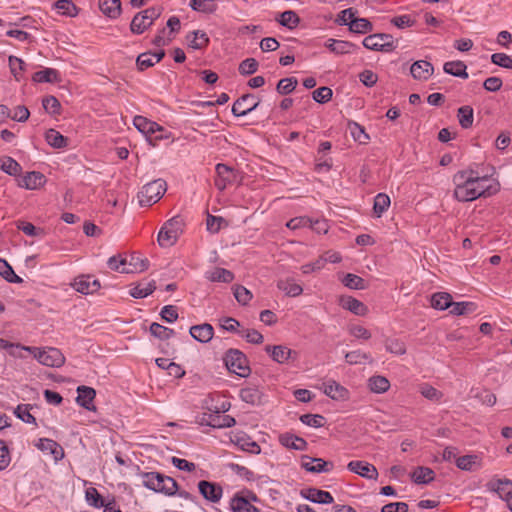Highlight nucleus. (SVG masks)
I'll use <instances>...</instances> for the list:
<instances>
[{"label":"nucleus","mask_w":512,"mask_h":512,"mask_svg":"<svg viewBox=\"0 0 512 512\" xmlns=\"http://www.w3.org/2000/svg\"><path fill=\"white\" fill-rule=\"evenodd\" d=\"M454 198L459 202H470L480 197H490L500 190V184L491 177L479 176L472 169L458 171L453 176Z\"/></svg>","instance_id":"nucleus-1"},{"label":"nucleus","mask_w":512,"mask_h":512,"mask_svg":"<svg viewBox=\"0 0 512 512\" xmlns=\"http://www.w3.org/2000/svg\"><path fill=\"white\" fill-rule=\"evenodd\" d=\"M265 351L272 357L277 363H286L289 359L296 360L298 353L284 345H267Z\"/></svg>","instance_id":"nucleus-15"},{"label":"nucleus","mask_w":512,"mask_h":512,"mask_svg":"<svg viewBox=\"0 0 512 512\" xmlns=\"http://www.w3.org/2000/svg\"><path fill=\"white\" fill-rule=\"evenodd\" d=\"M85 498L87 503L94 508H102L104 506L103 497L94 487H90L85 491Z\"/></svg>","instance_id":"nucleus-57"},{"label":"nucleus","mask_w":512,"mask_h":512,"mask_svg":"<svg viewBox=\"0 0 512 512\" xmlns=\"http://www.w3.org/2000/svg\"><path fill=\"white\" fill-rule=\"evenodd\" d=\"M231 442L242 451L256 455L261 453L260 445L246 433L236 434L234 438L231 439Z\"/></svg>","instance_id":"nucleus-18"},{"label":"nucleus","mask_w":512,"mask_h":512,"mask_svg":"<svg viewBox=\"0 0 512 512\" xmlns=\"http://www.w3.org/2000/svg\"><path fill=\"white\" fill-rule=\"evenodd\" d=\"M200 494L208 501L217 503L222 498L223 489L220 485L202 480L198 483Z\"/></svg>","instance_id":"nucleus-16"},{"label":"nucleus","mask_w":512,"mask_h":512,"mask_svg":"<svg viewBox=\"0 0 512 512\" xmlns=\"http://www.w3.org/2000/svg\"><path fill=\"white\" fill-rule=\"evenodd\" d=\"M205 278L211 282L231 283L235 276L230 270L215 267L205 273Z\"/></svg>","instance_id":"nucleus-31"},{"label":"nucleus","mask_w":512,"mask_h":512,"mask_svg":"<svg viewBox=\"0 0 512 512\" xmlns=\"http://www.w3.org/2000/svg\"><path fill=\"white\" fill-rule=\"evenodd\" d=\"M46 177L41 172L32 171L26 173L20 180L18 185L28 190H35L44 185Z\"/></svg>","instance_id":"nucleus-23"},{"label":"nucleus","mask_w":512,"mask_h":512,"mask_svg":"<svg viewBox=\"0 0 512 512\" xmlns=\"http://www.w3.org/2000/svg\"><path fill=\"white\" fill-rule=\"evenodd\" d=\"M184 220L177 215L164 223L158 233V244L161 247L173 246L183 232Z\"/></svg>","instance_id":"nucleus-3"},{"label":"nucleus","mask_w":512,"mask_h":512,"mask_svg":"<svg viewBox=\"0 0 512 512\" xmlns=\"http://www.w3.org/2000/svg\"><path fill=\"white\" fill-rule=\"evenodd\" d=\"M300 22V18L298 17V15L292 11V10H287V11H284L283 13H281L280 15V19H279V23L282 25V26H285L289 29H293L295 27H297V25L299 24Z\"/></svg>","instance_id":"nucleus-59"},{"label":"nucleus","mask_w":512,"mask_h":512,"mask_svg":"<svg viewBox=\"0 0 512 512\" xmlns=\"http://www.w3.org/2000/svg\"><path fill=\"white\" fill-rule=\"evenodd\" d=\"M411 479L416 484H429L435 479V472L425 466H418L411 474Z\"/></svg>","instance_id":"nucleus-35"},{"label":"nucleus","mask_w":512,"mask_h":512,"mask_svg":"<svg viewBox=\"0 0 512 512\" xmlns=\"http://www.w3.org/2000/svg\"><path fill=\"white\" fill-rule=\"evenodd\" d=\"M42 105L44 110L51 115L60 114L61 104L59 100L54 96H46L42 99Z\"/></svg>","instance_id":"nucleus-60"},{"label":"nucleus","mask_w":512,"mask_h":512,"mask_svg":"<svg viewBox=\"0 0 512 512\" xmlns=\"http://www.w3.org/2000/svg\"><path fill=\"white\" fill-rule=\"evenodd\" d=\"M390 198L385 193H379L375 196L373 211L377 217H381V215L388 209L390 206Z\"/></svg>","instance_id":"nucleus-50"},{"label":"nucleus","mask_w":512,"mask_h":512,"mask_svg":"<svg viewBox=\"0 0 512 512\" xmlns=\"http://www.w3.org/2000/svg\"><path fill=\"white\" fill-rule=\"evenodd\" d=\"M341 306L358 316H364L368 312V308L363 302L351 296L342 298Z\"/></svg>","instance_id":"nucleus-33"},{"label":"nucleus","mask_w":512,"mask_h":512,"mask_svg":"<svg viewBox=\"0 0 512 512\" xmlns=\"http://www.w3.org/2000/svg\"><path fill=\"white\" fill-rule=\"evenodd\" d=\"M301 466L308 472L322 473L330 472L333 468V463L324 461L321 458H311L309 456H303Z\"/></svg>","instance_id":"nucleus-17"},{"label":"nucleus","mask_w":512,"mask_h":512,"mask_svg":"<svg viewBox=\"0 0 512 512\" xmlns=\"http://www.w3.org/2000/svg\"><path fill=\"white\" fill-rule=\"evenodd\" d=\"M156 289L154 280L148 282H140L130 289V295L136 299H142L151 295Z\"/></svg>","instance_id":"nucleus-37"},{"label":"nucleus","mask_w":512,"mask_h":512,"mask_svg":"<svg viewBox=\"0 0 512 512\" xmlns=\"http://www.w3.org/2000/svg\"><path fill=\"white\" fill-rule=\"evenodd\" d=\"M324 46L336 55L349 54L353 49L357 48V46L352 42L332 38L328 39L324 43Z\"/></svg>","instance_id":"nucleus-26"},{"label":"nucleus","mask_w":512,"mask_h":512,"mask_svg":"<svg viewBox=\"0 0 512 512\" xmlns=\"http://www.w3.org/2000/svg\"><path fill=\"white\" fill-rule=\"evenodd\" d=\"M32 81L35 83H58L61 81V75L54 68H44L32 75Z\"/></svg>","instance_id":"nucleus-27"},{"label":"nucleus","mask_w":512,"mask_h":512,"mask_svg":"<svg viewBox=\"0 0 512 512\" xmlns=\"http://www.w3.org/2000/svg\"><path fill=\"white\" fill-rule=\"evenodd\" d=\"M233 290L235 299L241 305H247L252 299V293L242 285H235Z\"/></svg>","instance_id":"nucleus-63"},{"label":"nucleus","mask_w":512,"mask_h":512,"mask_svg":"<svg viewBox=\"0 0 512 512\" xmlns=\"http://www.w3.org/2000/svg\"><path fill=\"white\" fill-rule=\"evenodd\" d=\"M479 464L477 455H465L456 459V466L463 471H472Z\"/></svg>","instance_id":"nucleus-53"},{"label":"nucleus","mask_w":512,"mask_h":512,"mask_svg":"<svg viewBox=\"0 0 512 512\" xmlns=\"http://www.w3.org/2000/svg\"><path fill=\"white\" fill-rule=\"evenodd\" d=\"M452 305V296L446 292L434 293L431 297V306L438 310H445Z\"/></svg>","instance_id":"nucleus-41"},{"label":"nucleus","mask_w":512,"mask_h":512,"mask_svg":"<svg viewBox=\"0 0 512 512\" xmlns=\"http://www.w3.org/2000/svg\"><path fill=\"white\" fill-rule=\"evenodd\" d=\"M54 6L62 15L70 17L77 15V7L72 2V0H57Z\"/></svg>","instance_id":"nucleus-54"},{"label":"nucleus","mask_w":512,"mask_h":512,"mask_svg":"<svg viewBox=\"0 0 512 512\" xmlns=\"http://www.w3.org/2000/svg\"><path fill=\"white\" fill-rule=\"evenodd\" d=\"M167 190L166 181L155 179L145 184L138 193L140 206H151L158 202Z\"/></svg>","instance_id":"nucleus-4"},{"label":"nucleus","mask_w":512,"mask_h":512,"mask_svg":"<svg viewBox=\"0 0 512 512\" xmlns=\"http://www.w3.org/2000/svg\"><path fill=\"white\" fill-rule=\"evenodd\" d=\"M189 6L197 12L211 14L217 10L216 0H191Z\"/></svg>","instance_id":"nucleus-43"},{"label":"nucleus","mask_w":512,"mask_h":512,"mask_svg":"<svg viewBox=\"0 0 512 512\" xmlns=\"http://www.w3.org/2000/svg\"><path fill=\"white\" fill-rule=\"evenodd\" d=\"M224 362L230 372L240 377H248L251 373L246 355L238 349H229L225 353Z\"/></svg>","instance_id":"nucleus-5"},{"label":"nucleus","mask_w":512,"mask_h":512,"mask_svg":"<svg viewBox=\"0 0 512 512\" xmlns=\"http://www.w3.org/2000/svg\"><path fill=\"white\" fill-rule=\"evenodd\" d=\"M258 501V497L252 491H241L233 495L229 506L232 512H260L252 502Z\"/></svg>","instance_id":"nucleus-8"},{"label":"nucleus","mask_w":512,"mask_h":512,"mask_svg":"<svg viewBox=\"0 0 512 512\" xmlns=\"http://www.w3.org/2000/svg\"><path fill=\"white\" fill-rule=\"evenodd\" d=\"M260 103L253 94H244L238 98L232 106V114L236 117L246 116L255 110Z\"/></svg>","instance_id":"nucleus-10"},{"label":"nucleus","mask_w":512,"mask_h":512,"mask_svg":"<svg viewBox=\"0 0 512 512\" xmlns=\"http://www.w3.org/2000/svg\"><path fill=\"white\" fill-rule=\"evenodd\" d=\"M215 170L217 176L214 180V184L218 190L222 191L228 185L235 182L237 174L232 167L223 163H218Z\"/></svg>","instance_id":"nucleus-11"},{"label":"nucleus","mask_w":512,"mask_h":512,"mask_svg":"<svg viewBox=\"0 0 512 512\" xmlns=\"http://www.w3.org/2000/svg\"><path fill=\"white\" fill-rule=\"evenodd\" d=\"M384 345L387 352L395 355H404L407 350L405 343L398 338H386Z\"/></svg>","instance_id":"nucleus-48"},{"label":"nucleus","mask_w":512,"mask_h":512,"mask_svg":"<svg viewBox=\"0 0 512 512\" xmlns=\"http://www.w3.org/2000/svg\"><path fill=\"white\" fill-rule=\"evenodd\" d=\"M39 363L48 367H61L65 363V357L57 348L39 350L35 355Z\"/></svg>","instance_id":"nucleus-9"},{"label":"nucleus","mask_w":512,"mask_h":512,"mask_svg":"<svg viewBox=\"0 0 512 512\" xmlns=\"http://www.w3.org/2000/svg\"><path fill=\"white\" fill-rule=\"evenodd\" d=\"M434 72L433 65L426 60L415 61L410 68L412 77L416 80H428Z\"/></svg>","instance_id":"nucleus-22"},{"label":"nucleus","mask_w":512,"mask_h":512,"mask_svg":"<svg viewBox=\"0 0 512 512\" xmlns=\"http://www.w3.org/2000/svg\"><path fill=\"white\" fill-rule=\"evenodd\" d=\"M150 333L161 340H168L172 336H174L175 332L173 329L165 327L159 323L153 322L150 325Z\"/></svg>","instance_id":"nucleus-52"},{"label":"nucleus","mask_w":512,"mask_h":512,"mask_svg":"<svg viewBox=\"0 0 512 512\" xmlns=\"http://www.w3.org/2000/svg\"><path fill=\"white\" fill-rule=\"evenodd\" d=\"M362 44L366 49L380 52H391L397 47L393 36L387 33L369 35L363 39Z\"/></svg>","instance_id":"nucleus-7"},{"label":"nucleus","mask_w":512,"mask_h":512,"mask_svg":"<svg viewBox=\"0 0 512 512\" xmlns=\"http://www.w3.org/2000/svg\"><path fill=\"white\" fill-rule=\"evenodd\" d=\"M300 494L303 498L318 504H331L334 501L330 492L317 488L303 489Z\"/></svg>","instance_id":"nucleus-20"},{"label":"nucleus","mask_w":512,"mask_h":512,"mask_svg":"<svg viewBox=\"0 0 512 512\" xmlns=\"http://www.w3.org/2000/svg\"><path fill=\"white\" fill-rule=\"evenodd\" d=\"M457 117L459 124L463 129H468L472 127L474 121L473 108L469 105L461 106L458 109Z\"/></svg>","instance_id":"nucleus-40"},{"label":"nucleus","mask_w":512,"mask_h":512,"mask_svg":"<svg viewBox=\"0 0 512 512\" xmlns=\"http://www.w3.org/2000/svg\"><path fill=\"white\" fill-rule=\"evenodd\" d=\"M323 393L336 401H347L350 398L349 390L335 380L329 379L322 384Z\"/></svg>","instance_id":"nucleus-12"},{"label":"nucleus","mask_w":512,"mask_h":512,"mask_svg":"<svg viewBox=\"0 0 512 512\" xmlns=\"http://www.w3.org/2000/svg\"><path fill=\"white\" fill-rule=\"evenodd\" d=\"M47 143L54 148H64L67 146L68 139L55 129H49L45 134Z\"/></svg>","instance_id":"nucleus-45"},{"label":"nucleus","mask_w":512,"mask_h":512,"mask_svg":"<svg viewBox=\"0 0 512 512\" xmlns=\"http://www.w3.org/2000/svg\"><path fill=\"white\" fill-rule=\"evenodd\" d=\"M349 129L351 136L355 141L360 144H367L370 140V136L366 133L363 126L356 122H352L349 124Z\"/></svg>","instance_id":"nucleus-51"},{"label":"nucleus","mask_w":512,"mask_h":512,"mask_svg":"<svg viewBox=\"0 0 512 512\" xmlns=\"http://www.w3.org/2000/svg\"><path fill=\"white\" fill-rule=\"evenodd\" d=\"M188 46L195 50H201L208 46L210 39L206 32L195 30L186 36Z\"/></svg>","instance_id":"nucleus-30"},{"label":"nucleus","mask_w":512,"mask_h":512,"mask_svg":"<svg viewBox=\"0 0 512 512\" xmlns=\"http://www.w3.org/2000/svg\"><path fill=\"white\" fill-rule=\"evenodd\" d=\"M209 420H207V426L212 428H230L236 424V420L234 417L230 415H220V411H215L214 413H209Z\"/></svg>","instance_id":"nucleus-28"},{"label":"nucleus","mask_w":512,"mask_h":512,"mask_svg":"<svg viewBox=\"0 0 512 512\" xmlns=\"http://www.w3.org/2000/svg\"><path fill=\"white\" fill-rule=\"evenodd\" d=\"M36 447L43 452H48L51 454L55 461H59L64 457L63 448L60 444L52 439L41 438L36 444Z\"/></svg>","instance_id":"nucleus-24"},{"label":"nucleus","mask_w":512,"mask_h":512,"mask_svg":"<svg viewBox=\"0 0 512 512\" xmlns=\"http://www.w3.org/2000/svg\"><path fill=\"white\" fill-rule=\"evenodd\" d=\"M8 62L11 73L14 75L15 79L19 81L22 77V71L24 70L25 62L16 56H9Z\"/></svg>","instance_id":"nucleus-62"},{"label":"nucleus","mask_w":512,"mask_h":512,"mask_svg":"<svg viewBox=\"0 0 512 512\" xmlns=\"http://www.w3.org/2000/svg\"><path fill=\"white\" fill-rule=\"evenodd\" d=\"M347 468L349 471L369 480H377L379 475L377 468L366 461H350Z\"/></svg>","instance_id":"nucleus-14"},{"label":"nucleus","mask_w":512,"mask_h":512,"mask_svg":"<svg viewBox=\"0 0 512 512\" xmlns=\"http://www.w3.org/2000/svg\"><path fill=\"white\" fill-rule=\"evenodd\" d=\"M349 30L357 34H366L373 30V25L366 18H355L352 20Z\"/></svg>","instance_id":"nucleus-49"},{"label":"nucleus","mask_w":512,"mask_h":512,"mask_svg":"<svg viewBox=\"0 0 512 512\" xmlns=\"http://www.w3.org/2000/svg\"><path fill=\"white\" fill-rule=\"evenodd\" d=\"M475 310L476 304L473 302H452L450 313L453 315L460 316L473 313Z\"/></svg>","instance_id":"nucleus-55"},{"label":"nucleus","mask_w":512,"mask_h":512,"mask_svg":"<svg viewBox=\"0 0 512 512\" xmlns=\"http://www.w3.org/2000/svg\"><path fill=\"white\" fill-rule=\"evenodd\" d=\"M71 285L77 292L85 295L93 294L101 287L99 280L92 275H80L74 279Z\"/></svg>","instance_id":"nucleus-13"},{"label":"nucleus","mask_w":512,"mask_h":512,"mask_svg":"<svg viewBox=\"0 0 512 512\" xmlns=\"http://www.w3.org/2000/svg\"><path fill=\"white\" fill-rule=\"evenodd\" d=\"M297 84L298 81L295 77L283 78L278 82L276 90L281 95H287L295 90Z\"/></svg>","instance_id":"nucleus-56"},{"label":"nucleus","mask_w":512,"mask_h":512,"mask_svg":"<svg viewBox=\"0 0 512 512\" xmlns=\"http://www.w3.org/2000/svg\"><path fill=\"white\" fill-rule=\"evenodd\" d=\"M189 333L196 341L208 343L213 338L214 329L211 324L203 323L190 327Z\"/></svg>","instance_id":"nucleus-25"},{"label":"nucleus","mask_w":512,"mask_h":512,"mask_svg":"<svg viewBox=\"0 0 512 512\" xmlns=\"http://www.w3.org/2000/svg\"><path fill=\"white\" fill-rule=\"evenodd\" d=\"M277 288L289 297H297L303 293V288L297 284L294 278L288 277L277 282Z\"/></svg>","instance_id":"nucleus-32"},{"label":"nucleus","mask_w":512,"mask_h":512,"mask_svg":"<svg viewBox=\"0 0 512 512\" xmlns=\"http://www.w3.org/2000/svg\"><path fill=\"white\" fill-rule=\"evenodd\" d=\"M134 126L145 135H153L162 131L163 128L156 122L150 121L143 116H135L133 119Z\"/></svg>","instance_id":"nucleus-29"},{"label":"nucleus","mask_w":512,"mask_h":512,"mask_svg":"<svg viewBox=\"0 0 512 512\" xmlns=\"http://www.w3.org/2000/svg\"><path fill=\"white\" fill-rule=\"evenodd\" d=\"M0 275L9 283H22L23 279L19 277L4 259H0Z\"/></svg>","instance_id":"nucleus-46"},{"label":"nucleus","mask_w":512,"mask_h":512,"mask_svg":"<svg viewBox=\"0 0 512 512\" xmlns=\"http://www.w3.org/2000/svg\"><path fill=\"white\" fill-rule=\"evenodd\" d=\"M99 9L105 16H107L111 19H116L121 14V1L120 0H99Z\"/></svg>","instance_id":"nucleus-34"},{"label":"nucleus","mask_w":512,"mask_h":512,"mask_svg":"<svg viewBox=\"0 0 512 512\" xmlns=\"http://www.w3.org/2000/svg\"><path fill=\"white\" fill-rule=\"evenodd\" d=\"M0 169L10 176H17L22 171L21 165L12 157H4L1 160Z\"/></svg>","instance_id":"nucleus-47"},{"label":"nucleus","mask_w":512,"mask_h":512,"mask_svg":"<svg viewBox=\"0 0 512 512\" xmlns=\"http://www.w3.org/2000/svg\"><path fill=\"white\" fill-rule=\"evenodd\" d=\"M161 13L160 7H150L138 12L131 21V32L138 35L144 33L160 17Z\"/></svg>","instance_id":"nucleus-6"},{"label":"nucleus","mask_w":512,"mask_h":512,"mask_svg":"<svg viewBox=\"0 0 512 512\" xmlns=\"http://www.w3.org/2000/svg\"><path fill=\"white\" fill-rule=\"evenodd\" d=\"M342 282L346 287L350 289L363 290L366 288L365 280L360 276L352 273L346 274Z\"/></svg>","instance_id":"nucleus-58"},{"label":"nucleus","mask_w":512,"mask_h":512,"mask_svg":"<svg viewBox=\"0 0 512 512\" xmlns=\"http://www.w3.org/2000/svg\"><path fill=\"white\" fill-rule=\"evenodd\" d=\"M77 393L78 395L76 398V402L79 406L89 411L96 410V407L93 404V401L96 396V391L92 387L79 386L77 388Z\"/></svg>","instance_id":"nucleus-21"},{"label":"nucleus","mask_w":512,"mask_h":512,"mask_svg":"<svg viewBox=\"0 0 512 512\" xmlns=\"http://www.w3.org/2000/svg\"><path fill=\"white\" fill-rule=\"evenodd\" d=\"M367 385L369 390L376 394H382L387 392L391 386L390 381L386 377L381 375L371 376L368 379Z\"/></svg>","instance_id":"nucleus-36"},{"label":"nucleus","mask_w":512,"mask_h":512,"mask_svg":"<svg viewBox=\"0 0 512 512\" xmlns=\"http://www.w3.org/2000/svg\"><path fill=\"white\" fill-rule=\"evenodd\" d=\"M300 421L310 427L320 428L324 426L325 418L320 414H303Z\"/></svg>","instance_id":"nucleus-61"},{"label":"nucleus","mask_w":512,"mask_h":512,"mask_svg":"<svg viewBox=\"0 0 512 512\" xmlns=\"http://www.w3.org/2000/svg\"><path fill=\"white\" fill-rule=\"evenodd\" d=\"M279 440L283 446L290 449L303 451L307 447V442L303 438L289 433L281 435Z\"/></svg>","instance_id":"nucleus-39"},{"label":"nucleus","mask_w":512,"mask_h":512,"mask_svg":"<svg viewBox=\"0 0 512 512\" xmlns=\"http://www.w3.org/2000/svg\"><path fill=\"white\" fill-rule=\"evenodd\" d=\"M239 396L242 401L252 405L260 403L261 400V392L255 386L242 388Z\"/></svg>","instance_id":"nucleus-44"},{"label":"nucleus","mask_w":512,"mask_h":512,"mask_svg":"<svg viewBox=\"0 0 512 512\" xmlns=\"http://www.w3.org/2000/svg\"><path fill=\"white\" fill-rule=\"evenodd\" d=\"M143 485L157 493L167 496H174L178 491V484L175 479L159 472L141 473Z\"/></svg>","instance_id":"nucleus-2"},{"label":"nucleus","mask_w":512,"mask_h":512,"mask_svg":"<svg viewBox=\"0 0 512 512\" xmlns=\"http://www.w3.org/2000/svg\"><path fill=\"white\" fill-rule=\"evenodd\" d=\"M443 70L447 74L463 79H467L469 76L466 71L467 66L463 61L460 60L446 62L443 66Z\"/></svg>","instance_id":"nucleus-38"},{"label":"nucleus","mask_w":512,"mask_h":512,"mask_svg":"<svg viewBox=\"0 0 512 512\" xmlns=\"http://www.w3.org/2000/svg\"><path fill=\"white\" fill-rule=\"evenodd\" d=\"M488 490L495 492L506 502V499L512 496V480L510 479H492L487 483Z\"/></svg>","instance_id":"nucleus-19"},{"label":"nucleus","mask_w":512,"mask_h":512,"mask_svg":"<svg viewBox=\"0 0 512 512\" xmlns=\"http://www.w3.org/2000/svg\"><path fill=\"white\" fill-rule=\"evenodd\" d=\"M491 62L502 68L512 70V58L505 53H494L491 55Z\"/></svg>","instance_id":"nucleus-64"},{"label":"nucleus","mask_w":512,"mask_h":512,"mask_svg":"<svg viewBox=\"0 0 512 512\" xmlns=\"http://www.w3.org/2000/svg\"><path fill=\"white\" fill-rule=\"evenodd\" d=\"M108 267L120 273H134L135 269H129L127 267V258L122 257L121 255H114L110 257L107 261Z\"/></svg>","instance_id":"nucleus-42"}]
</instances>
